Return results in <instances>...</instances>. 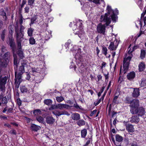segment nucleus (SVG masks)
<instances>
[{"mask_svg":"<svg viewBox=\"0 0 146 146\" xmlns=\"http://www.w3.org/2000/svg\"><path fill=\"white\" fill-rule=\"evenodd\" d=\"M84 32L83 31L81 30L80 31L77 32L76 33H75V34L76 35H78V36L81 38L82 37V34H84Z\"/></svg>","mask_w":146,"mask_h":146,"instance_id":"42","label":"nucleus"},{"mask_svg":"<svg viewBox=\"0 0 146 146\" xmlns=\"http://www.w3.org/2000/svg\"><path fill=\"white\" fill-rule=\"evenodd\" d=\"M107 13L104 15H102L100 17L101 22L105 23L107 26L110 23L111 20L114 23H115L117 19V15L119 14V11L116 8L114 10H113L111 7L108 5L107 7Z\"/></svg>","mask_w":146,"mask_h":146,"instance_id":"1","label":"nucleus"},{"mask_svg":"<svg viewBox=\"0 0 146 146\" xmlns=\"http://www.w3.org/2000/svg\"><path fill=\"white\" fill-rule=\"evenodd\" d=\"M17 103L18 106H20L21 105L22 101L19 98H17Z\"/></svg>","mask_w":146,"mask_h":146,"instance_id":"49","label":"nucleus"},{"mask_svg":"<svg viewBox=\"0 0 146 146\" xmlns=\"http://www.w3.org/2000/svg\"><path fill=\"white\" fill-rule=\"evenodd\" d=\"M138 4L140 8L141 9L143 8V3L142 1H138Z\"/></svg>","mask_w":146,"mask_h":146,"instance_id":"57","label":"nucleus"},{"mask_svg":"<svg viewBox=\"0 0 146 146\" xmlns=\"http://www.w3.org/2000/svg\"><path fill=\"white\" fill-rule=\"evenodd\" d=\"M108 49L110 50H115L117 48V47L115 46L113 42H111L108 47Z\"/></svg>","mask_w":146,"mask_h":146,"instance_id":"25","label":"nucleus"},{"mask_svg":"<svg viewBox=\"0 0 146 146\" xmlns=\"http://www.w3.org/2000/svg\"><path fill=\"white\" fill-rule=\"evenodd\" d=\"M132 54H131L130 56H128L126 58L125 57V58L123 60H125V61H126L129 62H130V61L131 60V59L132 57Z\"/></svg>","mask_w":146,"mask_h":146,"instance_id":"44","label":"nucleus"},{"mask_svg":"<svg viewBox=\"0 0 146 146\" xmlns=\"http://www.w3.org/2000/svg\"><path fill=\"white\" fill-rule=\"evenodd\" d=\"M57 109H61L63 108H66L69 109L70 108V106L66 104H58L57 105Z\"/></svg>","mask_w":146,"mask_h":146,"instance_id":"21","label":"nucleus"},{"mask_svg":"<svg viewBox=\"0 0 146 146\" xmlns=\"http://www.w3.org/2000/svg\"><path fill=\"white\" fill-rule=\"evenodd\" d=\"M146 52L144 50L141 49V54L140 57L141 59H143L145 58V56Z\"/></svg>","mask_w":146,"mask_h":146,"instance_id":"35","label":"nucleus"},{"mask_svg":"<svg viewBox=\"0 0 146 146\" xmlns=\"http://www.w3.org/2000/svg\"><path fill=\"white\" fill-rule=\"evenodd\" d=\"M15 27L13 25H10L9 27V31H13V30L14 27Z\"/></svg>","mask_w":146,"mask_h":146,"instance_id":"63","label":"nucleus"},{"mask_svg":"<svg viewBox=\"0 0 146 146\" xmlns=\"http://www.w3.org/2000/svg\"><path fill=\"white\" fill-rule=\"evenodd\" d=\"M13 64L14 67V69L17 67H18V65L19 64V62L18 61V58L16 54L14 53L13 54Z\"/></svg>","mask_w":146,"mask_h":146,"instance_id":"17","label":"nucleus"},{"mask_svg":"<svg viewBox=\"0 0 146 146\" xmlns=\"http://www.w3.org/2000/svg\"><path fill=\"white\" fill-rule=\"evenodd\" d=\"M102 53L105 55L106 56L107 54L108 49L107 47L104 45L102 46Z\"/></svg>","mask_w":146,"mask_h":146,"instance_id":"34","label":"nucleus"},{"mask_svg":"<svg viewBox=\"0 0 146 146\" xmlns=\"http://www.w3.org/2000/svg\"><path fill=\"white\" fill-rule=\"evenodd\" d=\"M124 125L126 127V129L129 133H132L134 131L133 125L128 123V122L124 121L123 122Z\"/></svg>","mask_w":146,"mask_h":146,"instance_id":"11","label":"nucleus"},{"mask_svg":"<svg viewBox=\"0 0 146 146\" xmlns=\"http://www.w3.org/2000/svg\"><path fill=\"white\" fill-rule=\"evenodd\" d=\"M57 101L58 102H60L64 100V98L61 96H57L56 98Z\"/></svg>","mask_w":146,"mask_h":146,"instance_id":"45","label":"nucleus"},{"mask_svg":"<svg viewBox=\"0 0 146 146\" xmlns=\"http://www.w3.org/2000/svg\"><path fill=\"white\" fill-rule=\"evenodd\" d=\"M55 109H57V105H52L51 106V107L49 108V110H52Z\"/></svg>","mask_w":146,"mask_h":146,"instance_id":"47","label":"nucleus"},{"mask_svg":"<svg viewBox=\"0 0 146 146\" xmlns=\"http://www.w3.org/2000/svg\"><path fill=\"white\" fill-rule=\"evenodd\" d=\"M76 123L79 126H81L85 125V121L83 119H80L76 122Z\"/></svg>","mask_w":146,"mask_h":146,"instance_id":"27","label":"nucleus"},{"mask_svg":"<svg viewBox=\"0 0 146 146\" xmlns=\"http://www.w3.org/2000/svg\"><path fill=\"white\" fill-rule=\"evenodd\" d=\"M26 76L25 78L26 80L29 81L30 80V78H31V76L30 75V73L29 72H26Z\"/></svg>","mask_w":146,"mask_h":146,"instance_id":"50","label":"nucleus"},{"mask_svg":"<svg viewBox=\"0 0 146 146\" xmlns=\"http://www.w3.org/2000/svg\"><path fill=\"white\" fill-rule=\"evenodd\" d=\"M16 41L17 44L18 50H22L21 46V40H16Z\"/></svg>","mask_w":146,"mask_h":146,"instance_id":"40","label":"nucleus"},{"mask_svg":"<svg viewBox=\"0 0 146 146\" xmlns=\"http://www.w3.org/2000/svg\"><path fill=\"white\" fill-rule=\"evenodd\" d=\"M97 110H94L93 111H91L90 113V116H92L94 114H95L97 112Z\"/></svg>","mask_w":146,"mask_h":146,"instance_id":"64","label":"nucleus"},{"mask_svg":"<svg viewBox=\"0 0 146 146\" xmlns=\"http://www.w3.org/2000/svg\"><path fill=\"white\" fill-rule=\"evenodd\" d=\"M117 112H115L114 111H113L112 112L111 115V118H113L115 116H116V115L117 114Z\"/></svg>","mask_w":146,"mask_h":146,"instance_id":"59","label":"nucleus"},{"mask_svg":"<svg viewBox=\"0 0 146 146\" xmlns=\"http://www.w3.org/2000/svg\"><path fill=\"white\" fill-rule=\"evenodd\" d=\"M106 30L105 25H102V23H99L97 26V33L100 34L105 35Z\"/></svg>","mask_w":146,"mask_h":146,"instance_id":"9","label":"nucleus"},{"mask_svg":"<svg viewBox=\"0 0 146 146\" xmlns=\"http://www.w3.org/2000/svg\"><path fill=\"white\" fill-rule=\"evenodd\" d=\"M36 120L39 123H43L44 121L43 118L41 116H39L36 117Z\"/></svg>","mask_w":146,"mask_h":146,"instance_id":"39","label":"nucleus"},{"mask_svg":"<svg viewBox=\"0 0 146 146\" xmlns=\"http://www.w3.org/2000/svg\"><path fill=\"white\" fill-rule=\"evenodd\" d=\"M71 117L73 120L77 121L80 119V115L77 113H75L72 114L71 115Z\"/></svg>","mask_w":146,"mask_h":146,"instance_id":"23","label":"nucleus"},{"mask_svg":"<svg viewBox=\"0 0 146 146\" xmlns=\"http://www.w3.org/2000/svg\"><path fill=\"white\" fill-rule=\"evenodd\" d=\"M140 104L139 100L137 99H133L132 102L129 106L130 107V112L131 113L135 109L139 107Z\"/></svg>","mask_w":146,"mask_h":146,"instance_id":"4","label":"nucleus"},{"mask_svg":"<svg viewBox=\"0 0 146 146\" xmlns=\"http://www.w3.org/2000/svg\"><path fill=\"white\" fill-rule=\"evenodd\" d=\"M6 31L5 29H4L0 33L1 38L3 41H4L5 40V35Z\"/></svg>","mask_w":146,"mask_h":146,"instance_id":"28","label":"nucleus"},{"mask_svg":"<svg viewBox=\"0 0 146 146\" xmlns=\"http://www.w3.org/2000/svg\"><path fill=\"white\" fill-rule=\"evenodd\" d=\"M123 141L125 143V144L127 145H128L129 143V140L128 138H124Z\"/></svg>","mask_w":146,"mask_h":146,"instance_id":"58","label":"nucleus"},{"mask_svg":"<svg viewBox=\"0 0 146 146\" xmlns=\"http://www.w3.org/2000/svg\"><path fill=\"white\" fill-rule=\"evenodd\" d=\"M130 145L131 146H138L137 145V143L134 141H133V142L130 143Z\"/></svg>","mask_w":146,"mask_h":146,"instance_id":"62","label":"nucleus"},{"mask_svg":"<svg viewBox=\"0 0 146 146\" xmlns=\"http://www.w3.org/2000/svg\"><path fill=\"white\" fill-rule=\"evenodd\" d=\"M2 102L3 104H6L8 103L7 100L6 96L3 97L2 99Z\"/></svg>","mask_w":146,"mask_h":146,"instance_id":"46","label":"nucleus"},{"mask_svg":"<svg viewBox=\"0 0 146 146\" xmlns=\"http://www.w3.org/2000/svg\"><path fill=\"white\" fill-rule=\"evenodd\" d=\"M5 11L4 10H3L0 12V15L3 16V18L5 21H6L7 19V18L6 14V12H7L9 11V9L7 8H5Z\"/></svg>","mask_w":146,"mask_h":146,"instance_id":"18","label":"nucleus"},{"mask_svg":"<svg viewBox=\"0 0 146 146\" xmlns=\"http://www.w3.org/2000/svg\"><path fill=\"white\" fill-rule=\"evenodd\" d=\"M145 113V109L143 107H139L131 113L133 115H137L139 117L143 116Z\"/></svg>","mask_w":146,"mask_h":146,"instance_id":"5","label":"nucleus"},{"mask_svg":"<svg viewBox=\"0 0 146 146\" xmlns=\"http://www.w3.org/2000/svg\"><path fill=\"white\" fill-rule=\"evenodd\" d=\"M7 44L10 46L13 54L15 53L16 50V46L15 43V40L12 37H9L6 41Z\"/></svg>","mask_w":146,"mask_h":146,"instance_id":"3","label":"nucleus"},{"mask_svg":"<svg viewBox=\"0 0 146 146\" xmlns=\"http://www.w3.org/2000/svg\"><path fill=\"white\" fill-rule=\"evenodd\" d=\"M140 86L141 87L146 86V80L142 81L140 84Z\"/></svg>","mask_w":146,"mask_h":146,"instance_id":"48","label":"nucleus"},{"mask_svg":"<svg viewBox=\"0 0 146 146\" xmlns=\"http://www.w3.org/2000/svg\"><path fill=\"white\" fill-rule=\"evenodd\" d=\"M86 66L82 62L79 63L78 66H79L80 69L81 70L82 68H83L84 67Z\"/></svg>","mask_w":146,"mask_h":146,"instance_id":"52","label":"nucleus"},{"mask_svg":"<svg viewBox=\"0 0 146 146\" xmlns=\"http://www.w3.org/2000/svg\"><path fill=\"white\" fill-rule=\"evenodd\" d=\"M9 31V34L8 35V38H9V37H12V38H13V31Z\"/></svg>","mask_w":146,"mask_h":146,"instance_id":"61","label":"nucleus"},{"mask_svg":"<svg viewBox=\"0 0 146 146\" xmlns=\"http://www.w3.org/2000/svg\"><path fill=\"white\" fill-rule=\"evenodd\" d=\"M7 63L0 60V76H2L1 74L3 70L7 67Z\"/></svg>","mask_w":146,"mask_h":146,"instance_id":"13","label":"nucleus"},{"mask_svg":"<svg viewBox=\"0 0 146 146\" xmlns=\"http://www.w3.org/2000/svg\"><path fill=\"white\" fill-rule=\"evenodd\" d=\"M29 40L30 44L33 45L35 43V40L33 37L31 36L29 39Z\"/></svg>","mask_w":146,"mask_h":146,"instance_id":"38","label":"nucleus"},{"mask_svg":"<svg viewBox=\"0 0 146 146\" xmlns=\"http://www.w3.org/2000/svg\"><path fill=\"white\" fill-rule=\"evenodd\" d=\"M44 104L48 106L51 105L52 103V101L51 100L49 99L44 100Z\"/></svg>","mask_w":146,"mask_h":146,"instance_id":"36","label":"nucleus"},{"mask_svg":"<svg viewBox=\"0 0 146 146\" xmlns=\"http://www.w3.org/2000/svg\"><path fill=\"white\" fill-rule=\"evenodd\" d=\"M130 62H129L126 61L125 60L123 62V68H129Z\"/></svg>","mask_w":146,"mask_h":146,"instance_id":"33","label":"nucleus"},{"mask_svg":"<svg viewBox=\"0 0 146 146\" xmlns=\"http://www.w3.org/2000/svg\"><path fill=\"white\" fill-rule=\"evenodd\" d=\"M115 140L119 142H122L123 140V137L119 134H116L115 136Z\"/></svg>","mask_w":146,"mask_h":146,"instance_id":"30","label":"nucleus"},{"mask_svg":"<svg viewBox=\"0 0 146 146\" xmlns=\"http://www.w3.org/2000/svg\"><path fill=\"white\" fill-rule=\"evenodd\" d=\"M34 31V29L31 28H28L27 30V33L28 35L30 36H33V32Z\"/></svg>","mask_w":146,"mask_h":146,"instance_id":"32","label":"nucleus"},{"mask_svg":"<svg viewBox=\"0 0 146 146\" xmlns=\"http://www.w3.org/2000/svg\"><path fill=\"white\" fill-rule=\"evenodd\" d=\"M70 40H68L67 42H66L65 44V46L66 48H69V46L70 44Z\"/></svg>","mask_w":146,"mask_h":146,"instance_id":"56","label":"nucleus"},{"mask_svg":"<svg viewBox=\"0 0 146 146\" xmlns=\"http://www.w3.org/2000/svg\"><path fill=\"white\" fill-rule=\"evenodd\" d=\"M60 112V115H70L69 113L67 111H62Z\"/></svg>","mask_w":146,"mask_h":146,"instance_id":"54","label":"nucleus"},{"mask_svg":"<svg viewBox=\"0 0 146 146\" xmlns=\"http://www.w3.org/2000/svg\"><path fill=\"white\" fill-rule=\"evenodd\" d=\"M17 54L19 57V59L20 60L23 59L24 57V54L22 50H18Z\"/></svg>","mask_w":146,"mask_h":146,"instance_id":"24","label":"nucleus"},{"mask_svg":"<svg viewBox=\"0 0 146 146\" xmlns=\"http://www.w3.org/2000/svg\"><path fill=\"white\" fill-rule=\"evenodd\" d=\"M145 64L144 62H141L138 65V70L139 72L143 71L145 69Z\"/></svg>","mask_w":146,"mask_h":146,"instance_id":"22","label":"nucleus"},{"mask_svg":"<svg viewBox=\"0 0 146 146\" xmlns=\"http://www.w3.org/2000/svg\"><path fill=\"white\" fill-rule=\"evenodd\" d=\"M135 74L133 71L128 73L127 75V79L129 80H131L135 77Z\"/></svg>","mask_w":146,"mask_h":146,"instance_id":"19","label":"nucleus"},{"mask_svg":"<svg viewBox=\"0 0 146 146\" xmlns=\"http://www.w3.org/2000/svg\"><path fill=\"white\" fill-rule=\"evenodd\" d=\"M41 127L40 126L36 125L34 124H31L30 129L32 131H37L38 130L40 129Z\"/></svg>","mask_w":146,"mask_h":146,"instance_id":"20","label":"nucleus"},{"mask_svg":"<svg viewBox=\"0 0 146 146\" xmlns=\"http://www.w3.org/2000/svg\"><path fill=\"white\" fill-rule=\"evenodd\" d=\"M23 81L22 79V77L15 76V88L17 89L19 88V85L21 82Z\"/></svg>","mask_w":146,"mask_h":146,"instance_id":"12","label":"nucleus"},{"mask_svg":"<svg viewBox=\"0 0 146 146\" xmlns=\"http://www.w3.org/2000/svg\"><path fill=\"white\" fill-rule=\"evenodd\" d=\"M74 102H75V103H74V105L73 106H70V107H73L74 108H76V109H81V106H80L77 103L76 101L74 99Z\"/></svg>","mask_w":146,"mask_h":146,"instance_id":"37","label":"nucleus"},{"mask_svg":"<svg viewBox=\"0 0 146 146\" xmlns=\"http://www.w3.org/2000/svg\"><path fill=\"white\" fill-rule=\"evenodd\" d=\"M129 120L130 122L132 123H137L139 121V119L138 116L137 115H134L129 118Z\"/></svg>","mask_w":146,"mask_h":146,"instance_id":"14","label":"nucleus"},{"mask_svg":"<svg viewBox=\"0 0 146 146\" xmlns=\"http://www.w3.org/2000/svg\"><path fill=\"white\" fill-rule=\"evenodd\" d=\"M55 121V119L52 117L48 116L46 118V122L50 125H52Z\"/></svg>","mask_w":146,"mask_h":146,"instance_id":"15","label":"nucleus"},{"mask_svg":"<svg viewBox=\"0 0 146 146\" xmlns=\"http://www.w3.org/2000/svg\"><path fill=\"white\" fill-rule=\"evenodd\" d=\"M27 64L26 62H23L21 63V65L19 68L17 67V68L14 69L15 70V75L17 76H19L22 77V75L25 72V67L27 66Z\"/></svg>","mask_w":146,"mask_h":146,"instance_id":"2","label":"nucleus"},{"mask_svg":"<svg viewBox=\"0 0 146 146\" xmlns=\"http://www.w3.org/2000/svg\"><path fill=\"white\" fill-rule=\"evenodd\" d=\"M41 111L39 109H36L34 110L33 111V113L35 115H36L38 114H41Z\"/></svg>","mask_w":146,"mask_h":146,"instance_id":"41","label":"nucleus"},{"mask_svg":"<svg viewBox=\"0 0 146 146\" xmlns=\"http://www.w3.org/2000/svg\"><path fill=\"white\" fill-rule=\"evenodd\" d=\"M10 56V53L9 52L5 53L3 56L2 54L0 53V60L7 63V61H9Z\"/></svg>","mask_w":146,"mask_h":146,"instance_id":"10","label":"nucleus"},{"mask_svg":"<svg viewBox=\"0 0 146 146\" xmlns=\"http://www.w3.org/2000/svg\"><path fill=\"white\" fill-rule=\"evenodd\" d=\"M140 90L139 88H134L133 92L132 94V96L134 98H137L140 95Z\"/></svg>","mask_w":146,"mask_h":146,"instance_id":"16","label":"nucleus"},{"mask_svg":"<svg viewBox=\"0 0 146 146\" xmlns=\"http://www.w3.org/2000/svg\"><path fill=\"white\" fill-rule=\"evenodd\" d=\"M24 29H25L23 25H21L20 26V30H19V31H20V33H21V34H22L23 33H24L23 30Z\"/></svg>","mask_w":146,"mask_h":146,"instance_id":"55","label":"nucleus"},{"mask_svg":"<svg viewBox=\"0 0 146 146\" xmlns=\"http://www.w3.org/2000/svg\"><path fill=\"white\" fill-rule=\"evenodd\" d=\"M40 70L39 72V75L35 77L34 80L35 81L36 83H38L40 82L42 80V77L41 76L42 75L43 77V76H45V69L43 68H40Z\"/></svg>","mask_w":146,"mask_h":146,"instance_id":"7","label":"nucleus"},{"mask_svg":"<svg viewBox=\"0 0 146 146\" xmlns=\"http://www.w3.org/2000/svg\"><path fill=\"white\" fill-rule=\"evenodd\" d=\"M133 101V99L132 100L131 98L128 96H127L126 97L124 102L126 104H129L130 105L131 102H132Z\"/></svg>","mask_w":146,"mask_h":146,"instance_id":"31","label":"nucleus"},{"mask_svg":"<svg viewBox=\"0 0 146 146\" xmlns=\"http://www.w3.org/2000/svg\"><path fill=\"white\" fill-rule=\"evenodd\" d=\"M24 9L25 13H28L29 12L30 8L28 6H26Z\"/></svg>","mask_w":146,"mask_h":146,"instance_id":"60","label":"nucleus"},{"mask_svg":"<svg viewBox=\"0 0 146 146\" xmlns=\"http://www.w3.org/2000/svg\"><path fill=\"white\" fill-rule=\"evenodd\" d=\"M37 19V17L35 16L31 18V23L30 24V25L31 26V25L33 24Z\"/></svg>","mask_w":146,"mask_h":146,"instance_id":"43","label":"nucleus"},{"mask_svg":"<svg viewBox=\"0 0 146 146\" xmlns=\"http://www.w3.org/2000/svg\"><path fill=\"white\" fill-rule=\"evenodd\" d=\"M15 29L16 40H21V38H23L24 33H23L21 34V33H20L17 24L15 26Z\"/></svg>","mask_w":146,"mask_h":146,"instance_id":"8","label":"nucleus"},{"mask_svg":"<svg viewBox=\"0 0 146 146\" xmlns=\"http://www.w3.org/2000/svg\"><path fill=\"white\" fill-rule=\"evenodd\" d=\"M52 113L56 116H59L60 115V112L59 111H54L52 112Z\"/></svg>","mask_w":146,"mask_h":146,"instance_id":"53","label":"nucleus"},{"mask_svg":"<svg viewBox=\"0 0 146 146\" xmlns=\"http://www.w3.org/2000/svg\"><path fill=\"white\" fill-rule=\"evenodd\" d=\"M2 76H0V90L3 92L5 91V85L7 80V77L6 76L2 77Z\"/></svg>","mask_w":146,"mask_h":146,"instance_id":"6","label":"nucleus"},{"mask_svg":"<svg viewBox=\"0 0 146 146\" xmlns=\"http://www.w3.org/2000/svg\"><path fill=\"white\" fill-rule=\"evenodd\" d=\"M20 89L22 93H27L28 91V89L25 86L21 85Z\"/></svg>","mask_w":146,"mask_h":146,"instance_id":"26","label":"nucleus"},{"mask_svg":"<svg viewBox=\"0 0 146 146\" xmlns=\"http://www.w3.org/2000/svg\"><path fill=\"white\" fill-rule=\"evenodd\" d=\"M81 137L85 138L87 134V130L86 129H84L81 131Z\"/></svg>","mask_w":146,"mask_h":146,"instance_id":"29","label":"nucleus"},{"mask_svg":"<svg viewBox=\"0 0 146 146\" xmlns=\"http://www.w3.org/2000/svg\"><path fill=\"white\" fill-rule=\"evenodd\" d=\"M35 0H28V5L31 6L34 3Z\"/></svg>","mask_w":146,"mask_h":146,"instance_id":"51","label":"nucleus"}]
</instances>
